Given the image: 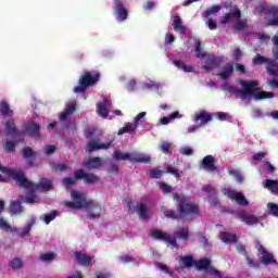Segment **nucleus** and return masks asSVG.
<instances>
[{
	"label": "nucleus",
	"mask_w": 278,
	"mask_h": 278,
	"mask_svg": "<svg viewBox=\"0 0 278 278\" xmlns=\"http://www.w3.org/2000/svg\"><path fill=\"white\" fill-rule=\"evenodd\" d=\"M173 200L177 203V212L175 210L164 211V216L170 220H190V216H199L201 208L199 204L190 202V198L181 192H174Z\"/></svg>",
	"instance_id": "1"
},
{
	"label": "nucleus",
	"mask_w": 278,
	"mask_h": 278,
	"mask_svg": "<svg viewBox=\"0 0 278 278\" xmlns=\"http://www.w3.org/2000/svg\"><path fill=\"white\" fill-rule=\"evenodd\" d=\"M241 85L243 86V89L230 87L229 92L235 94L237 99L240 97L242 101L249 99L250 97H254L256 101H262L263 99H273L275 97L274 92L260 91L258 88H255L257 86L256 80L241 81Z\"/></svg>",
	"instance_id": "2"
},
{
	"label": "nucleus",
	"mask_w": 278,
	"mask_h": 278,
	"mask_svg": "<svg viewBox=\"0 0 278 278\" xmlns=\"http://www.w3.org/2000/svg\"><path fill=\"white\" fill-rule=\"evenodd\" d=\"M101 79V73L98 71H85L78 80V86L73 90L75 94H84L88 88L94 86Z\"/></svg>",
	"instance_id": "3"
},
{
	"label": "nucleus",
	"mask_w": 278,
	"mask_h": 278,
	"mask_svg": "<svg viewBox=\"0 0 278 278\" xmlns=\"http://www.w3.org/2000/svg\"><path fill=\"white\" fill-rule=\"evenodd\" d=\"M83 179L84 184H99L100 178L98 175L92 173H86L84 169H78L74 172V178L65 177L62 179V184L65 188H71V186H75L77 181Z\"/></svg>",
	"instance_id": "4"
},
{
	"label": "nucleus",
	"mask_w": 278,
	"mask_h": 278,
	"mask_svg": "<svg viewBox=\"0 0 278 278\" xmlns=\"http://www.w3.org/2000/svg\"><path fill=\"white\" fill-rule=\"evenodd\" d=\"M113 157L117 162H125L128 160L131 164H149L151 162V157L147 154L132 152V153H123L118 150L113 152Z\"/></svg>",
	"instance_id": "5"
},
{
	"label": "nucleus",
	"mask_w": 278,
	"mask_h": 278,
	"mask_svg": "<svg viewBox=\"0 0 278 278\" xmlns=\"http://www.w3.org/2000/svg\"><path fill=\"white\" fill-rule=\"evenodd\" d=\"M71 197L75 202H66L65 204L66 207H70L71 210H83V207H97V204H94V202L86 200L84 194L79 193L78 191H72Z\"/></svg>",
	"instance_id": "6"
},
{
	"label": "nucleus",
	"mask_w": 278,
	"mask_h": 278,
	"mask_svg": "<svg viewBox=\"0 0 278 278\" xmlns=\"http://www.w3.org/2000/svg\"><path fill=\"white\" fill-rule=\"evenodd\" d=\"M252 64L254 66H262V64H268L266 67L267 73H269L270 77H278V63L274 60L263 56L262 54H256L252 60Z\"/></svg>",
	"instance_id": "7"
},
{
	"label": "nucleus",
	"mask_w": 278,
	"mask_h": 278,
	"mask_svg": "<svg viewBox=\"0 0 278 278\" xmlns=\"http://www.w3.org/2000/svg\"><path fill=\"white\" fill-rule=\"evenodd\" d=\"M0 172L5 173L11 179H14L16 181L17 186L20 188H28L29 187V181L27 180V177H25V174L21 170L16 169H10L8 167H3L0 164Z\"/></svg>",
	"instance_id": "8"
},
{
	"label": "nucleus",
	"mask_w": 278,
	"mask_h": 278,
	"mask_svg": "<svg viewBox=\"0 0 278 278\" xmlns=\"http://www.w3.org/2000/svg\"><path fill=\"white\" fill-rule=\"evenodd\" d=\"M226 9L228 10V13L220 17L222 25H227V23H231V21H235V18L242 17V12L240 11V8L233 4V2L229 0L226 1Z\"/></svg>",
	"instance_id": "9"
},
{
	"label": "nucleus",
	"mask_w": 278,
	"mask_h": 278,
	"mask_svg": "<svg viewBox=\"0 0 278 278\" xmlns=\"http://www.w3.org/2000/svg\"><path fill=\"white\" fill-rule=\"evenodd\" d=\"M254 247L257 250L258 255H262L260 260V264H264V266H268L270 264H277V260H275V255L270 253L260 241L254 242Z\"/></svg>",
	"instance_id": "10"
},
{
	"label": "nucleus",
	"mask_w": 278,
	"mask_h": 278,
	"mask_svg": "<svg viewBox=\"0 0 278 278\" xmlns=\"http://www.w3.org/2000/svg\"><path fill=\"white\" fill-rule=\"evenodd\" d=\"M194 268L195 270H205L206 275H211V277H220V270L212 266V261H210V258L195 261Z\"/></svg>",
	"instance_id": "11"
},
{
	"label": "nucleus",
	"mask_w": 278,
	"mask_h": 278,
	"mask_svg": "<svg viewBox=\"0 0 278 278\" xmlns=\"http://www.w3.org/2000/svg\"><path fill=\"white\" fill-rule=\"evenodd\" d=\"M0 229L3 231H10L11 233H17L20 238H25V236H29V232L31 231V224H28L25 228H23L21 231H18V228H12V226L3 219V217L0 218Z\"/></svg>",
	"instance_id": "12"
},
{
	"label": "nucleus",
	"mask_w": 278,
	"mask_h": 278,
	"mask_svg": "<svg viewBox=\"0 0 278 278\" xmlns=\"http://www.w3.org/2000/svg\"><path fill=\"white\" fill-rule=\"evenodd\" d=\"M151 236L154 240H161V242L172 244V247H175V249L179 248V244H177V238L170 236L168 232H164L162 230H154L151 232Z\"/></svg>",
	"instance_id": "13"
},
{
	"label": "nucleus",
	"mask_w": 278,
	"mask_h": 278,
	"mask_svg": "<svg viewBox=\"0 0 278 278\" xmlns=\"http://www.w3.org/2000/svg\"><path fill=\"white\" fill-rule=\"evenodd\" d=\"M27 181L29 184L28 187H22L25 188L26 190H41L42 192H49V190L53 188V182L47 178H41L39 184L37 185L29 181V179H27Z\"/></svg>",
	"instance_id": "14"
},
{
	"label": "nucleus",
	"mask_w": 278,
	"mask_h": 278,
	"mask_svg": "<svg viewBox=\"0 0 278 278\" xmlns=\"http://www.w3.org/2000/svg\"><path fill=\"white\" fill-rule=\"evenodd\" d=\"M22 157L27 161L28 166L31 168H38V163H36V157H38V152L34 151L31 147H24L22 149Z\"/></svg>",
	"instance_id": "15"
},
{
	"label": "nucleus",
	"mask_w": 278,
	"mask_h": 278,
	"mask_svg": "<svg viewBox=\"0 0 278 278\" xmlns=\"http://www.w3.org/2000/svg\"><path fill=\"white\" fill-rule=\"evenodd\" d=\"M225 195L231 201H236V203L242 207H247V205H249V200H247V197H244L242 192H236V190L228 188L226 189Z\"/></svg>",
	"instance_id": "16"
},
{
	"label": "nucleus",
	"mask_w": 278,
	"mask_h": 278,
	"mask_svg": "<svg viewBox=\"0 0 278 278\" xmlns=\"http://www.w3.org/2000/svg\"><path fill=\"white\" fill-rule=\"evenodd\" d=\"M113 10L116 13V20L118 21V23L127 21V16H129V11H127V8H125V4H123V0H114Z\"/></svg>",
	"instance_id": "17"
},
{
	"label": "nucleus",
	"mask_w": 278,
	"mask_h": 278,
	"mask_svg": "<svg viewBox=\"0 0 278 278\" xmlns=\"http://www.w3.org/2000/svg\"><path fill=\"white\" fill-rule=\"evenodd\" d=\"M260 12L261 14H264L265 16H273L274 18H271L269 21V25H276L278 26V8L277 7H273V5H264L262 4L260 7Z\"/></svg>",
	"instance_id": "18"
},
{
	"label": "nucleus",
	"mask_w": 278,
	"mask_h": 278,
	"mask_svg": "<svg viewBox=\"0 0 278 278\" xmlns=\"http://www.w3.org/2000/svg\"><path fill=\"white\" fill-rule=\"evenodd\" d=\"M220 64H223V58L216 55H208L206 56L202 68H204V71H212L214 68H218Z\"/></svg>",
	"instance_id": "19"
},
{
	"label": "nucleus",
	"mask_w": 278,
	"mask_h": 278,
	"mask_svg": "<svg viewBox=\"0 0 278 278\" xmlns=\"http://www.w3.org/2000/svg\"><path fill=\"white\" fill-rule=\"evenodd\" d=\"M201 167L208 173H216L218 167H216V157L214 155H206L201 162Z\"/></svg>",
	"instance_id": "20"
},
{
	"label": "nucleus",
	"mask_w": 278,
	"mask_h": 278,
	"mask_svg": "<svg viewBox=\"0 0 278 278\" xmlns=\"http://www.w3.org/2000/svg\"><path fill=\"white\" fill-rule=\"evenodd\" d=\"M75 260L79 266H92V256L86 254L84 251H76L74 253Z\"/></svg>",
	"instance_id": "21"
},
{
	"label": "nucleus",
	"mask_w": 278,
	"mask_h": 278,
	"mask_svg": "<svg viewBox=\"0 0 278 278\" xmlns=\"http://www.w3.org/2000/svg\"><path fill=\"white\" fill-rule=\"evenodd\" d=\"M24 129L30 138H40V125L36 122H28L25 124Z\"/></svg>",
	"instance_id": "22"
},
{
	"label": "nucleus",
	"mask_w": 278,
	"mask_h": 278,
	"mask_svg": "<svg viewBox=\"0 0 278 278\" xmlns=\"http://www.w3.org/2000/svg\"><path fill=\"white\" fill-rule=\"evenodd\" d=\"M112 147V141L106 143H99L97 141H89L87 143L88 153H94V151H101V149L108 150Z\"/></svg>",
	"instance_id": "23"
},
{
	"label": "nucleus",
	"mask_w": 278,
	"mask_h": 278,
	"mask_svg": "<svg viewBox=\"0 0 278 278\" xmlns=\"http://www.w3.org/2000/svg\"><path fill=\"white\" fill-rule=\"evenodd\" d=\"M239 220L245 222V225H257L260 217L255 215H248L245 211H241L237 214Z\"/></svg>",
	"instance_id": "24"
},
{
	"label": "nucleus",
	"mask_w": 278,
	"mask_h": 278,
	"mask_svg": "<svg viewBox=\"0 0 278 278\" xmlns=\"http://www.w3.org/2000/svg\"><path fill=\"white\" fill-rule=\"evenodd\" d=\"M83 166L88 168V170H92V168H101V166H103V161L99 156L90 157L83 163Z\"/></svg>",
	"instance_id": "25"
},
{
	"label": "nucleus",
	"mask_w": 278,
	"mask_h": 278,
	"mask_svg": "<svg viewBox=\"0 0 278 278\" xmlns=\"http://www.w3.org/2000/svg\"><path fill=\"white\" fill-rule=\"evenodd\" d=\"M237 251L239 253H241L242 255H244V257L248 262V266H250V268H260V263H255V261H253L251 257H249V253H247V248L243 244H238Z\"/></svg>",
	"instance_id": "26"
},
{
	"label": "nucleus",
	"mask_w": 278,
	"mask_h": 278,
	"mask_svg": "<svg viewBox=\"0 0 278 278\" xmlns=\"http://www.w3.org/2000/svg\"><path fill=\"white\" fill-rule=\"evenodd\" d=\"M213 118V115L207 113L206 111H200L199 113H195L194 115V123L199 122L201 125H206V123H210Z\"/></svg>",
	"instance_id": "27"
},
{
	"label": "nucleus",
	"mask_w": 278,
	"mask_h": 278,
	"mask_svg": "<svg viewBox=\"0 0 278 278\" xmlns=\"http://www.w3.org/2000/svg\"><path fill=\"white\" fill-rule=\"evenodd\" d=\"M110 105L111 103L108 100H105L104 102H99L97 104V112L99 116H102V118H108V116H110V110H108Z\"/></svg>",
	"instance_id": "28"
},
{
	"label": "nucleus",
	"mask_w": 278,
	"mask_h": 278,
	"mask_svg": "<svg viewBox=\"0 0 278 278\" xmlns=\"http://www.w3.org/2000/svg\"><path fill=\"white\" fill-rule=\"evenodd\" d=\"M136 212L141 220H148L149 218V207L144 203H139L136 205Z\"/></svg>",
	"instance_id": "29"
},
{
	"label": "nucleus",
	"mask_w": 278,
	"mask_h": 278,
	"mask_svg": "<svg viewBox=\"0 0 278 278\" xmlns=\"http://www.w3.org/2000/svg\"><path fill=\"white\" fill-rule=\"evenodd\" d=\"M223 72H220L218 74V76L220 77V79H223L224 81H226V79H229V77L231 75H233V64L232 63H226L223 67Z\"/></svg>",
	"instance_id": "30"
},
{
	"label": "nucleus",
	"mask_w": 278,
	"mask_h": 278,
	"mask_svg": "<svg viewBox=\"0 0 278 278\" xmlns=\"http://www.w3.org/2000/svg\"><path fill=\"white\" fill-rule=\"evenodd\" d=\"M4 129L7 131V136H18V129L12 118L4 124Z\"/></svg>",
	"instance_id": "31"
},
{
	"label": "nucleus",
	"mask_w": 278,
	"mask_h": 278,
	"mask_svg": "<svg viewBox=\"0 0 278 278\" xmlns=\"http://www.w3.org/2000/svg\"><path fill=\"white\" fill-rule=\"evenodd\" d=\"M0 116H7L8 118L14 116V111L10 109V104L5 101L0 102Z\"/></svg>",
	"instance_id": "32"
},
{
	"label": "nucleus",
	"mask_w": 278,
	"mask_h": 278,
	"mask_svg": "<svg viewBox=\"0 0 278 278\" xmlns=\"http://www.w3.org/2000/svg\"><path fill=\"white\" fill-rule=\"evenodd\" d=\"M220 240L225 242V244H236L238 243V236L230 232H220Z\"/></svg>",
	"instance_id": "33"
},
{
	"label": "nucleus",
	"mask_w": 278,
	"mask_h": 278,
	"mask_svg": "<svg viewBox=\"0 0 278 278\" xmlns=\"http://www.w3.org/2000/svg\"><path fill=\"white\" fill-rule=\"evenodd\" d=\"M49 166L52 168L53 173H64V170H73L66 163H49Z\"/></svg>",
	"instance_id": "34"
},
{
	"label": "nucleus",
	"mask_w": 278,
	"mask_h": 278,
	"mask_svg": "<svg viewBox=\"0 0 278 278\" xmlns=\"http://www.w3.org/2000/svg\"><path fill=\"white\" fill-rule=\"evenodd\" d=\"M137 129V123H126L125 126L118 130V136H123V134H134Z\"/></svg>",
	"instance_id": "35"
},
{
	"label": "nucleus",
	"mask_w": 278,
	"mask_h": 278,
	"mask_svg": "<svg viewBox=\"0 0 278 278\" xmlns=\"http://www.w3.org/2000/svg\"><path fill=\"white\" fill-rule=\"evenodd\" d=\"M264 188H267L271 194H278V180L266 179L264 181Z\"/></svg>",
	"instance_id": "36"
},
{
	"label": "nucleus",
	"mask_w": 278,
	"mask_h": 278,
	"mask_svg": "<svg viewBox=\"0 0 278 278\" xmlns=\"http://www.w3.org/2000/svg\"><path fill=\"white\" fill-rule=\"evenodd\" d=\"M173 26L174 31H179L181 36L186 35V26L181 25V17L178 15L174 16Z\"/></svg>",
	"instance_id": "37"
},
{
	"label": "nucleus",
	"mask_w": 278,
	"mask_h": 278,
	"mask_svg": "<svg viewBox=\"0 0 278 278\" xmlns=\"http://www.w3.org/2000/svg\"><path fill=\"white\" fill-rule=\"evenodd\" d=\"M194 257L192 255H186L180 257V264L184 266V268H192V266H195Z\"/></svg>",
	"instance_id": "38"
},
{
	"label": "nucleus",
	"mask_w": 278,
	"mask_h": 278,
	"mask_svg": "<svg viewBox=\"0 0 278 278\" xmlns=\"http://www.w3.org/2000/svg\"><path fill=\"white\" fill-rule=\"evenodd\" d=\"M77 105L75 103H71L66 110L64 112H62L59 116L60 121H66V118H68V116H71V114H73V112H75Z\"/></svg>",
	"instance_id": "39"
},
{
	"label": "nucleus",
	"mask_w": 278,
	"mask_h": 278,
	"mask_svg": "<svg viewBox=\"0 0 278 278\" xmlns=\"http://www.w3.org/2000/svg\"><path fill=\"white\" fill-rule=\"evenodd\" d=\"M23 212V206L21 205V201H11L10 202V213L11 214H21Z\"/></svg>",
	"instance_id": "40"
},
{
	"label": "nucleus",
	"mask_w": 278,
	"mask_h": 278,
	"mask_svg": "<svg viewBox=\"0 0 278 278\" xmlns=\"http://www.w3.org/2000/svg\"><path fill=\"white\" fill-rule=\"evenodd\" d=\"M227 173L231 175V177H235L237 184H242V181H244V176H242V174L239 170L228 168Z\"/></svg>",
	"instance_id": "41"
},
{
	"label": "nucleus",
	"mask_w": 278,
	"mask_h": 278,
	"mask_svg": "<svg viewBox=\"0 0 278 278\" xmlns=\"http://www.w3.org/2000/svg\"><path fill=\"white\" fill-rule=\"evenodd\" d=\"M220 10H222L220 4H215V5L206 9V11H205L206 18H208V16H214V15L218 14L220 12Z\"/></svg>",
	"instance_id": "42"
},
{
	"label": "nucleus",
	"mask_w": 278,
	"mask_h": 278,
	"mask_svg": "<svg viewBox=\"0 0 278 278\" xmlns=\"http://www.w3.org/2000/svg\"><path fill=\"white\" fill-rule=\"evenodd\" d=\"M160 149L162 153L165 155H172L173 154V147L170 146V142L168 141H163L160 146Z\"/></svg>",
	"instance_id": "43"
},
{
	"label": "nucleus",
	"mask_w": 278,
	"mask_h": 278,
	"mask_svg": "<svg viewBox=\"0 0 278 278\" xmlns=\"http://www.w3.org/2000/svg\"><path fill=\"white\" fill-rule=\"evenodd\" d=\"M157 186L160 190L163 192V194H170L173 192V186L164 182V181H159Z\"/></svg>",
	"instance_id": "44"
},
{
	"label": "nucleus",
	"mask_w": 278,
	"mask_h": 278,
	"mask_svg": "<svg viewBox=\"0 0 278 278\" xmlns=\"http://www.w3.org/2000/svg\"><path fill=\"white\" fill-rule=\"evenodd\" d=\"M9 266L12 270H18L20 268H23V260L15 257L9 263Z\"/></svg>",
	"instance_id": "45"
},
{
	"label": "nucleus",
	"mask_w": 278,
	"mask_h": 278,
	"mask_svg": "<svg viewBox=\"0 0 278 278\" xmlns=\"http://www.w3.org/2000/svg\"><path fill=\"white\" fill-rule=\"evenodd\" d=\"M4 151L7 153H14L16 151V142L15 141H7L3 146Z\"/></svg>",
	"instance_id": "46"
},
{
	"label": "nucleus",
	"mask_w": 278,
	"mask_h": 278,
	"mask_svg": "<svg viewBox=\"0 0 278 278\" xmlns=\"http://www.w3.org/2000/svg\"><path fill=\"white\" fill-rule=\"evenodd\" d=\"M195 55L197 58H205L207 54L203 52V48L201 47V40L195 41Z\"/></svg>",
	"instance_id": "47"
},
{
	"label": "nucleus",
	"mask_w": 278,
	"mask_h": 278,
	"mask_svg": "<svg viewBox=\"0 0 278 278\" xmlns=\"http://www.w3.org/2000/svg\"><path fill=\"white\" fill-rule=\"evenodd\" d=\"M149 175L151 179H161L162 175H164V172H162V169L160 168H153V169H150Z\"/></svg>",
	"instance_id": "48"
},
{
	"label": "nucleus",
	"mask_w": 278,
	"mask_h": 278,
	"mask_svg": "<svg viewBox=\"0 0 278 278\" xmlns=\"http://www.w3.org/2000/svg\"><path fill=\"white\" fill-rule=\"evenodd\" d=\"M235 31H242L243 29H247V20H239L233 25Z\"/></svg>",
	"instance_id": "49"
},
{
	"label": "nucleus",
	"mask_w": 278,
	"mask_h": 278,
	"mask_svg": "<svg viewBox=\"0 0 278 278\" xmlns=\"http://www.w3.org/2000/svg\"><path fill=\"white\" fill-rule=\"evenodd\" d=\"M176 236L180 238V240H186L190 237V230H188V228H180Z\"/></svg>",
	"instance_id": "50"
},
{
	"label": "nucleus",
	"mask_w": 278,
	"mask_h": 278,
	"mask_svg": "<svg viewBox=\"0 0 278 278\" xmlns=\"http://www.w3.org/2000/svg\"><path fill=\"white\" fill-rule=\"evenodd\" d=\"M56 216H58V211H52L49 214H46L43 217L46 225H49L51 220H55Z\"/></svg>",
	"instance_id": "51"
},
{
	"label": "nucleus",
	"mask_w": 278,
	"mask_h": 278,
	"mask_svg": "<svg viewBox=\"0 0 278 278\" xmlns=\"http://www.w3.org/2000/svg\"><path fill=\"white\" fill-rule=\"evenodd\" d=\"M166 173H168L169 175H174V177H176L177 179H179V177H181L179 169L173 167V165L166 166Z\"/></svg>",
	"instance_id": "52"
},
{
	"label": "nucleus",
	"mask_w": 278,
	"mask_h": 278,
	"mask_svg": "<svg viewBox=\"0 0 278 278\" xmlns=\"http://www.w3.org/2000/svg\"><path fill=\"white\" fill-rule=\"evenodd\" d=\"M55 258V253H45L39 256L41 262H53Z\"/></svg>",
	"instance_id": "53"
},
{
	"label": "nucleus",
	"mask_w": 278,
	"mask_h": 278,
	"mask_svg": "<svg viewBox=\"0 0 278 278\" xmlns=\"http://www.w3.org/2000/svg\"><path fill=\"white\" fill-rule=\"evenodd\" d=\"M267 207H268L270 214H273V216H276L278 218V204L269 202L267 204Z\"/></svg>",
	"instance_id": "54"
},
{
	"label": "nucleus",
	"mask_w": 278,
	"mask_h": 278,
	"mask_svg": "<svg viewBox=\"0 0 278 278\" xmlns=\"http://www.w3.org/2000/svg\"><path fill=\"white\" fill-rule=\"evenodd\" d=\"M119 260L123 264H136V258L129 255H122Z\"/></svg>",
	"instance_id": "55"
},
{
	"label": "nucleus",
	"mask_w": 278,
	"mask_h": 278,
	"mask_svg": "<svg viewBox=\"0 0 278 278\" xmlns=\"http://www.w3.org/2000/svg\"><path fill=\"white\" fill-rule=\"evenodd\" d=\"M179 153L181 155L190 156L194 153V151L190 147H182V148L179 149Z\"/></svg>",
	"instance_id": "56"
},
{
	"label": "nucleus",
	"mask_w": 278,
	"mask_h": 278,
	"mask_svg": "<svg viewBox=\"0 0 278 278\" xmlns=\"http://www.w3.org/2000/svg\"><path fill=\"white\" fill-rule=\"evenodd\" d=\"M58 150V148H55V146H46L43 149V153L46 155H53V153Z\"/></svg>",
	"instance_id": "57"
},
{
	"label": "nucleus",
	"mask_w": 278,
	"mask_h": 278,
	"mask_svg": "<svg viewBox=\"0 0 278 278\" xmlns=\"http://www.w3.org/2000/svg\"><path fill=\"white\" fill-rule=\"evenodd\" d=\"M252 157L255 162H262L266 157V152H257Z\"/></svg>",
	"instance_id": "58"
},
{
	"label": "nucleus",
	"mask_w": 278,
	"mask_h": 278,
	"mask_svg": "<svg viewBox=\"0 0 278 278\" xmlns=\"http://www.w3.org/2000/svg\"><path fill=\"white\" fill-rule=\"evenodd\" d=\"M108 173H109V175H118V165L111 164Z\"/></svg>",
	"instance_id": "59"
},
{
	"label": "nucleus",
	"mask_w": 278,
	"mask_h": 278,
	"mask_svg": "<svg viewBox=\"0 0 278 278\" xmlns=\"http://www.w3.org/2000/svg\"><path fill=\"white\" fill-rule=\"evenodd\" d=\"M127 90H129V92H134V90H136V79H130L128 81Z\"/></svg>",
	"instance_id": "60"
},
{
	"label": "nucleus",
	"mask_w": 278,
	"mask_h": 278,
	"mask_svg": "<svg viewBox=\"0 0 278 278\" xmlns=\"http://www.w3.org/2000/svg\"><path fill=\"white\" fill-rule=\"evenodd\" d=\"M267 84H268V86H270V88L276 90L278 88V79H277V77H274V79L268 80Z\"/></svg>",
	"instance_id": "61"
},
{
	"label": "nucleus",
	"mask_w": 278,
	"mask_h": 278,
	"mask_svg": "<svg viewBox=\"0 0 278 278\" xmlns=\"http://www.w3.org/2000/svg\"><path fill=\"white\" fill-rule=\"evenodd\" d=\"M208 29L214 30L218 27V24L216 23V20H208L207 21Z\"/></svg>",
	"instance_id": "62"
},
{
	"label": "nucleus",
	"mask_w": 278,
	"mask_h": 278,
	"mask_svg": "<svg viewBox=\"0 0 278 278\" xmlns=\"http://www.w3.org/2000/svg\"><path fill=\"white\" fill-rule=\"evenodd\" d=\"M265 170L266 173H275L276 168L273 166L270 162H265Z\"/></svg>",
	"instance_id": "63"
},
{
	"label": "nucleus",
	"mask_w": 278,
	"mask_h": 278,
	"mask_svg": "<svg viewBox=\"0 0 278 278\" xmlns=\"http://www.w3.org/2000/svg\"><path fill=\"white\" fill-rule=\"evenodd\" d=\"M96 278H112L111 274H103L101 271L96 273Z\"/></svg>",
	"instance_id": "64"
}]
</instances>
